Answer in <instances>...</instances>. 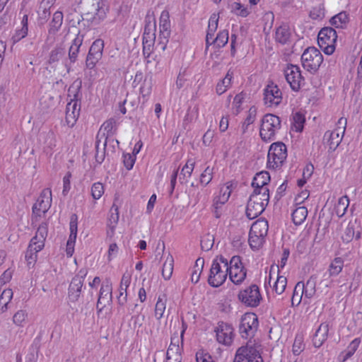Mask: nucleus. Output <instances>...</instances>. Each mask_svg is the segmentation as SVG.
<instances>
[{
  "mask_svg": "<svg viewBox=\"0 0 362 362\" xmlns=\"http://www.w3.org/2000/svg\"><path fill=\"white\" fill-rule=\"evenodd\" d=\"M47 234L48 224L42 223L37 228L35 235L30 240L25 252V260L29 268L35 264L37 253L44 248Z\"/></svg>",
  "mask_w": 362,
  "mask_h": 362,
  "instance_id": "obj_1",
  "label": "nucleus"
},
{
  "mask_svg": "<svg viewBox=\"0 0 362 362\" xmlns=\"http://www.w3.org/2000/svg\"><path fill=\"white\" fill-rule=\"evenodd\" d=\"M287 286V278L280 274L279 265L272 264L266 270V276L264 281V287L267 291L273 294H282Z\"/></svg>",
  "mask_w": 362,
  "mask_h": 362,
  "instance_id": "obj_2",
  "label": "nucleus"
},
{
  "mask_svg": "<svg viewBox=\"0 0 362 362\" xmlns=\"http://www.w3.org/2000/svg\"><path fill=\"white\" fill-rule=\"evenodd\" d=\"M228 272V262L223 256L216 257L211 264L208 282L212 287L221 286L226 280Z\"/></svg>",
  "mask_w": 362,
  "mask_h": 362,
  "instance_id": "obj_3",
  "label": "nucleus"
},
{
  "mask_svg": "<svg viewBox=\"0 0 362 362\" xmlns=\"http://www.w3.org/2000/svg\"><path fill=\"white\" fill-rule=\"evenodd\" d=\"M281 127V121L276 115L268 113L263 116L259 128V136L264 142H270L276 139V136Z\"/></svg>",
  "mask_w": 362,
  "mask_h": 362,
  "instance_id": "obj_4",
  "label": "nucleus"
},
{
  "mask_svg": "<svg viewBox=\"0 0 362 362\" xmlns=\"http://www.w3.org/2000/svg\"><path fill=\"white\" fill-rule=\"evenodd\" d=\"M287 158V148L281 141L271 144L267 154V168L272 170L281 168Z\"/></svg>",
  "mask_w": 362,
  "mask_h": 362,
  "instance_id": "obj_5",
  "label": "nucleus"
},
{
  "mask_svg": "<svg viewBox=\"0 0 362 362\" xmlns=\"http://www.w3.org/2000/svg\"><path fill=\"white\" fill-rule=\"evenodd\" d=\"M269 229L265 219H258L252 223L249 233L248 243L252 250H259L264 244Z\"/></svg>",
  "mask_w": 362,
  "mask_h": 362,
  "instance_id": "obj_6",
  "label": "nucleus"
},
{
  "mask_svg": "<svg viewBox=\"0 0 362 362\" xmlns=\"http://www.w3.org/2000/svg\"><path fill=\"white\" fill-rule=\"evenodd\" d=\"M323 61V55L315 47L306 48L301 55V63L303 69L311 74H315L319 70Z\"/></svg>",
  "mask_w": 362,
  "mask_h": 362,
  "instance_id": "obj_7",
  "label": "nucleus"
},
{
  "mask_svg": "<svg viewBox=\"0 0 362 362\" xmlns=\"http://www.w3.org/2000/svg\"><path fill=\"white\" fill-rule=\"evenodd\" d=\"M337 41L336 30L331 27L322 28L317 35V44L322 51L327 55L332 54Z\"/></svg>",
  "mask_w": 362,
  "mask_h": 362,
  "instance_id": "obj_8",
  "label": "nucleus"
},
{
  "mask_svg": "<svg viewBox=\"0 0 362 362\" xmlns=\"http://www.w3.org/2000/svg\"><path fill=\"white\" fill-rule=\"evenodd\" d=\"M52 192L49 189L42 190L40 197L33 206L32 221L37 222L49 209L52 203Z\"/></svg>",
  "mask_w": 362,
  "mask_h": 362,
  "instance_id": "obj_9",
  "label": "nucleus"
},
{
  "mask_svg": "<svg viewBox=\"0 0 362 362\" xmlns=\"http://www.w3.org/2000/svg\"><path fill=\"white\" fill-rule=\"evenodd\" d=\"M284 74L291 89L294 92H298L305 83L302 71L297 65L288 64L284 70Z\"/></svg>",
  "mask_w": 362,
  "mask_h": 362,
  "instance_id": "obj_10",
  "label": "nucleus"
},
{
  "mask_svg": "<svg viewBox=\"0 0 362 362\" xmlns=\"http://www.w3.org/2000/svg\"><path fill=\"white\" fill-rule=\"evenodd\" d=\"M228 275L230 280L236 285L242 284L247 276V269L240 257L233 256L228 262Z\"/></svg>",
  "mask_w": 362,
  "mask_h": 362,
  "instance_id": "obj_11",
  "label": "nucleus"
},
{
  "mask_svg": "<svg viewBox=\"0 0 362 362\" xmlns=\"http://www.w3.org/2000/svg\"><path fill=\"white\" fill-rule=\"evenodd\" d=\"M283 100V93L273 81H269L263 90L264 104L269 107L279 106Z\"/></svg>",
  "mask_w": 362,
  "mask_h": 362,
  "instance_id": "obj_12",
  "label": "nucleus"
},
{
  "mask_svg": "<svg viewBox=\"0 0 362 362\" xmlns=\"http://www.w3.org/2000/svg\"><path fill=\"white\" fill-rule=\"evenodd\" d=\"M232 183L230 182L223 185L219 190L218 194L213 199V209L214 216L218 218L222 215V207L226 204L232 193Z\"/></svg>",
  "mask_w": 362,
  "mask_h": 362,
  "instance_id": "obj_13",
  "label": "nucleus"
},
{
  "mask_svg": "<svg viewBox=\"0 0 362 362\" xmlns=\"http://www.w3.org/2000/svg\"><path fill=\"white\" fill-rule=\"evenodd\" d=\"M238 296L243 303L253 308L257 307L262 299L259 288L256 284H252L241 290Z\"/></svg>",
  "mask_w": 362,
  "mask_h": 362,
  "instance_id": "obj_14",
  "label": "nucleus"
},
{
  "mask_svg": "<svg viewBox=\"0 0 362 362\" xmlns=\"http://www.w3.org/2000/svg\"><path fill=\"white\" fill-rule=\"evenodd\" d=\"M170 36V21L169 12L164 10L161 12L159 19V35L158 45L165 50Z\"/></svg>",
  "mask_w": 362,
  "mask_h": 362,
  "instance_id": "obj_15",
  "label": "nucleus"
},
{
  "mask_svg": "<svg viewBox=\"0 0 362 362\" xmlns=\"http://www.w3.org/2000/svg\"><path fill=\"white\" fill-rule=\"evenodd\" d=\"M259 326L257 315L254 313H246L242 318L240 325V332L243 337L247 338L253 336Z\"/></svg>",
  "mask_w": 362,
  "mask_h": 362,
  "instance_id": "obj_16",
  "label": "nucleus"
},
{
  "mask_svg": "<svg viewBox=\"0 0 362 362\" xmlns=\"http://www.w3.org/2000/svg\"><path fill=\"white\" fill-rule=\"evenodd\" d=\"M104 42L101 39L95 40L91 45L86 59V66L93 69L101 59L104 49Z\"/></svg>",
  "mask_w": 362,
  "mask_h": 362,
  "instance_id": "obj_17",
  "label": "nucleus"
},
{
  "mask_svg": "<svg viewBox=\"0 0 362 362\" xmlns=\"http://www.w3.org/2000/svg\"><path fill=\"white\" fill-rule=\"evenodd\" d=\"M87 274L88 271L86 269H81L73 277L68 290V296L71 301L75 302L78 300Z\"/></svg>",
  "mask_w": 362,
  "mask_h": 362,
  "instance_id": "obj_18",
  "label": "nucleus"
},
{
  "mask_svg": "<svg viewBox=\"0 0 362 362\" xmlns=\"http://www.w3.org/2000/svg\"><path fill=\"white\" fill-rule=\"evenodd\" d=\"M182 352V334L180 337L175 335L171 337L170 344L166 351L165 362H181Z\"/></svg>",
  "mask_w": 362,
  "mask_h": 362,
  "instance_id": "obj_19",
  "label": "nucleus"
},
{
  "mask_svg": "<svg viewBox=\"0 0 362 362\" xmlns=\"http://www.w3.org/2000/svg\"><path fill=\"white\" fill-rule=\"evenodd\" d=\"M235 362H263V360L255 348L246 346L237 350Z\"/></svg>",
  "mask_w": 362,
  "mask_h": 362,
  "instance_id": "obj_20",
  "label": "nucleus"
},
{
  "mask_svg": "<svg viewBox=\"0 0 362 362\" xmlns=\"http://www.w3.org/2000/svg\"><path fill=\"white\" fill-rule=\"evenodd\" d=\"M216 340L218 343L230 346L234 338V330L233 327L224 322L218 323L215 329Z\"/></svg>",
  "mask_w": 362,
  "mask_h": 362,
  "instance_id": "obj_21",
  "label": "nucleus"
},
{
  "mask_svg": "<svg viewBox=\"0 0 362 362\" xmlns=\"http://www.w3.org/2000/svg\"><path fill=\"white\" fill-rule=\"evenodd\" d=\"M112 286L110 281L106 280L103 281L100 288L96 306L99 312H101L106 306V304L112 300Z\"/></svg>",
  "mask_w": 362,
  "mask_h": 362,
  "instance_id": "obj_22",
  "label": "nucleus"
},
{
  "mask_svg": "<svg viewBox=\"0 0 362 362\" xmlns=\"http://www.w3.org/2000/svg\"><path fill=\"white\" fill-rule=\"evenodd\" d=\"M81 111V103L69 101L66 107L65 122L68 127H73L76 123Z\"/></svg>",
  "mask_w": 362,
  "mask_h": 362,
  "instance_id": "obj_23",
  "label": "nucleus"
},
{
  "mask_svg": "<svg viewBox=\"0 0 362 362\" xmlns=\"http://www.w3.org/2000/svg\"><path fill=\"white\" fill-rule=\"evenodd\" d=\"M132 282V274L125 272L123 274L119 286V295L117 296V302L120 305H124L127 303V289Z\"/></svg>",
  "mask_w": 362,
  "mask_h": 362,
  "instance_id": "obj_24",
  "label": "nucleus"
},
{
  "mask_svg": "<svg viewBox=\"0 0 362 362\" xmlns=\"http://www.w3.org/2000/svg\"><path fill=\"white\" fill-rule=\"evenodd\" d=\"M300 284L301 290L305 296V304L309 303V300L314 297L316 293V277L310 276L305 283L303 281L298 282Z\"/></svg>",
  "mask_w": 362,
  "mask_h": 362,
  "instance_id": "obj_25",
  "label": "nucleus"
},
{
  "mask_svg": "<svg viewBox=\"0 0 362 362\" xmlns=\"http://www.w3.org/2000/svg\"><path fill=\"white\" fill-rule=\"evenodd\" d=\"M270 180V175L267 171H261L255 175L252 182V186L254 189L260 190V192L263 188L265 190H269L268 187Z\"/></svg>",
  "mask_w": 362,
  "mask_h": 362,
  "instance_id": "obj_26",
  "label": "nucleus"
},
{
  "mask_svg": "<svg viewBox=\"0 0 362 362\" xmlns=\"http://www.w3.org/2000/svg\"><path fill=\"white\" fill-rule=\"evenodd\" d=\"M329 330V327L327 323L323 322L320 325L313 338V343L315 347H320L327 341Z\"/></svg>",
  "mask_w": 362,
  "mask_h": 362,
  "instance_id": "obj_27",
  "label": "nucleus"
},
{
  "mask_svg": "<svg viewBox=\"0 0 362 362\" xmlns=\"http://www.w3.org/2000/svg\"><path fill=\"white\" fill-rule=\"evenodd\" d=\"M344 135L339 134L334 131H327L325 133L324 141L325 144L329 148V151H334L340 144L342 141Z\"/></svg>",
  "mask_w": 362,
  "mask_h": 362,
  "instance_id": "obj_28",
  "label": "nucleus"
},
{
  "mask_svg": "<svg viewBox=\"0 0 362 362\" xmlns=\"http://www.w3.org/2000/svg\"><path fill=\"white\" fill-rule=\"evenodd\" d=\"M234 77V71L230 69L223 78L219 80L216 86V93L221 95L226 93L231 86Z\"/></svg>",
  "mask_w": 362,
  "mask_h": 362,
  "instance_id": "obj_29",
  "label": "nucleus"
},
{
  "mask_svg": "<svg viewBox=\"0 0 362 362\" xmlns=\"http://www.w3.org/2000/svg\"><path fill=\"white\" fill-rule=\"evenodd\" d=\"M119 207L113 204L110 210V215L107 219V234L112 237L115 233V230L119 221Z\"/></svg>",
  "mask_w": 362,
  "mask_h": 362,
  "instance_id": "obj_30",
  "label": "nucleus"
},
{
  "mask_svg": "<svg viewBox=\"0 0 362 362\" xmlns=\"http://www.w3.org/2000/svg\"><path fill=\"white\" fill-rule=\"evenodd\" d=\"M219 20V14L218 13H213L211 15L209 22H208V28L206 31V47L209 46V42L211 39L214 37V35L217 30Z\"/></svg>",
  "mask_w": 362,
  "mask_h": 362,
  "instance_id": "obj_31",
  "label": "nucleus"
},
{
  "mask_svg": "<svg viewBox=\"0 0 362 362\" xmlns=\"http://www.w3.org/2000/svg\"><path fill=\"white\" fill-rule=\"evenodd\" d=\"M167 300L168 298L166 294L160 295L157 298L153 310V315L158 321L160 320L165 314Z\"/></svg>",
  "mask_w": 362,
  "mask_h": 362,
  "instance_id": "obj_32",
  "label": "nucleus"
},
{
  "mask_svg": "<svg viewBox=\"0 0 362 362\" xmlns=\"http://www.w3.org/2000/svg\"><path fill=\"white\" fill-rule=\"evenodd\" d=\"M195 161L192 158L187 159L181 168L179 180L181 183H187L194 169Z\"/></svg>",
  "mask_w": 362,
  "mask_h": 362,
  "instance_id": "obj_33",
  "label": "nucleus"
},
{
  "mask_svg": "<svg viewBox=\"0 0 362 362\" xmlns=\"http://www.w3.org/2000/svg\"><path fill=\"white\" fill-rule=\"evenodd\" d=\"M265 208L262 202L261 205L259 203L248 200L246 207V215L249 219H254L262 214Z\"/></svg>",
  "mask_w": 362,
  "mask_h": 362,
  "instance_id": "obj_34",
  "label": "nucleus"
},
{
  "mask_svg": "<svg viewBox=\"0 0 362 362\" xmlns=\"http://www.w3.org/2000/svg\"><path fill=\"white\" fill-rule=\"evenodd\" d=\"M349 22V16L346 11H341L329 20L330 24L336 28H346Z\"/></svg>",
  "mask_w": 362,
  "mask_h": 362,
  "instance_id": "obj_35",
  "label": "nucleus"
},
{
  "mask_svg": "<svg viewBox=\"0 0 362 362\" xmlns=\"http://www.w3.org/2000/svg\"><path fill=\"white\" fill-rule=\"evenodd\" d=\"M344 262L341 257H334L331 261L327 269V274L329 275V277H335L338 276L341 272L344 267Z\"/></svg>",
  "mask_w": 362,
  "mask_h": 362,
  "instance_id": "obj_36",
  "label": "nucleus"
},
{
  "mask_svg": "<svg viewBox=\"0 0 362 362\" xmlns=\"http://www.w3.org/2000/svg\"><path fill=\"white\" fill-rule=\"evenodd\" d=\"M249 200L259 203L262 205V202L264 204V206H267L269 201V190H265L264 188L260 190H253L252 194L250 195Z\"/></svg>",
  "mask_w": 362,
  "mask_h": 362,
  "instance_id": "obj_37",
  "label": "nucleus"
},
{
  "mask_svg": "<svg viewBox=\"0 0 362 362\" xmlns=\"http://www.w3.org/2000/svg\"><path fill=\"white\" fill-rule=\"evenodd\" d=\"M291 216L295 225H301L308 216V209L305 206H298L293 211Z\"/></svg>",
  "mask_w": 362,
  "mask_h": 362,
  "instance_id": "obj_38",
  "label": "nucleus"
},
{
  "mask_svg": "<svg viewBox=\"0 0 362 362\" xmlns=\"http://www.w3.org/2000/svg\"><path fill=\"white\" fill-rule=\"evenodd\" d=\"M13 296V292L11 288L4 289L0 295V313L6 312L8 309V304Z\"/></svg>",
  "mask_w": 362,
  "mask_h": 362,
  "instance_id": "obj_39",
  "label": "nucleus"
},
{
  "mask_svg": "<svg viewBox=\"0 0 362 362\" xmlns=\"http://www.w3.org/2000/svg\"><path fill=\"white\" fill-rule=\"evenodd\" d=\"M349 206V199L348 196H342L339 198L337 202L334 205V212L338 217L341 218L346 214Z\"/></svg>",
  "mask_w": 362,
  "mask_h": 362,
  "instance_id": "obj_40",
  "label": "nucleus"
},
{
  "mask_svg": "<svg viewBox=\"0 0 362 362\" xmlns=\"http://www.w3.org/2000/svg\"><path fill=\"white\" fill-rule=\"evenodd\" d=\"M229 33L227 30H220L216 37L211 39L209 42L210 45H214L218 48L223 47L228 42Z\"/></svg>",
  "mask_w": 362,
  "mask_h": 362,
  "instance_id": "obj_41",
  "label": "nucleus"
},
{
  "mask_svg": "<svg viewBox=\"0 0 362 362\" xmlns=\"http://www.w3.org/2000/svg\"><path fill=\"white\" fill-rule=\"evenodd\" d=\"M290 37L291 33L287 25H281L276 28L275 33V40L276 42L284 45L288 42Z\"/></svg>",
  "mask_w": 362,
  "mask_h": 362,
  "instance_id": "obj_42",
  "label": "nucleus"
},
{
  "mask_svg": "<svg viewBox=\"0 0 362 362\" xmlns=\"http://www.w3.org/2000/svg\"><path fill=\"white\" fill-rule=\"evenodd\" d=\"M81 82L75 81L74 82L68 89V97L70 98V101H77L81 103Z\"/></svg>",
  "mask_w": 362,
  "mask_h": 362,
  "instance_id": "obj_43",
  "label": "nucleus"
},
{
  "mask_svg": "<svg viewBox=\"0 0 362 362\" xmlns=\"http://www.w3.org/2000/svg\"><path fill=\"white\" fill-rule=\"evenodd\" d=\"M81 45L82 40L78 37H76L72 40L69 50V58L71 63H74L77 60Z\"/></svg>",
  "mask_w": 362,
  "mask_h": 362,
  "instance_id": "obj_44",
  "label": "nucleus"
},
{
  "mask_svg": "<svg viewBox=\"0 0 362 362\" xmlns=\"http://www.w3.org/2000/svg\"><path fill=\"white\" fill-rule=\"evenodd\" d=\"M305 118L300 112H296L293 116L292 129L296 132H301L304 127Z\"/></svg>",
  "mask_w": 362,
  "mask_h": 362,
  "instance_id": "obj_45",
  "label": "nucleus"
},
{
  "mask_svg": "<svg viewBox=\"0 0 362 362\" xmlns=\"http://www.w3.org/2000/svg\"><path fill=\"white\" fill-rule=\"evenodd\" d=\"M300 286V284L297 283L294 287L291 297V305L293 307L299 305L302 301L305 303V296Z\"/></svg>",
  "mask_w": 362,
  "mask_h": 362,
  "instance_id": "obj_46",
  "label": "nucleus"
},
{
  "mask_svg": "<svg viewBox=\"0 0 362 362\" xmlns=\"http://www.w3.org/2000/svg\"><path fill=\"white\" fill-rule=\"evenodd\" d=\"M69 230L70 234L67 241L76 243L78 233V216L75 214L70 217Z\"/></svg>",
  "mask_w": 362,
  "mask_h": 362,
  "instance_id": "obj_47",
  "label": "nucleus"
},
{
  "mask_svg": "<svg viewBox=\"0 0 362 362\" xmlns=\"http://www.w3.org/2000/svg\"><path fill=\"white\" fill-rule=\"evenodd\" d=\"M174 260L172 256L169 255L165 259L162 269V276L165 280L170 279L173 272Z\"/></svg>",
  "mask_w": 362,
  "mask_h": 362,
  "instance_id": "obj_48",
  "label": "nucleus"
},
{
  "mask_svg": "<svg viewBox=\"0 0 362 362\" xmlns=\"http://www.w3.org/2000/svg\"><path fill=\"white\" fill-rule=\"evenodd\" d=\"M305 344L304 343V338L302 335L297 334L295 337L294 341L292 346V353L295 356H299L305 349Z\"/></svg>",
  "mask_w": 362,
  "mask_h": 362,
  "instance_id": "obj_49",
  "label": "nucleus"
},
{
  "mask_svg": "<svg viewBox=\"0 0 362 362\" xmlns=\"http://www.w3.org/2000/svg\"><path fill=\"white\" fill-rule=\"evenodd\" d=\"M230 9L233 14L243 18L247 17L250 13L247 8L239 2H233L230 5Z\"/></svg>",
  "mask_w": 362,
  "mask_h": 362,
  "instance_id": "obj_50",
  "label": "nucleus"
},
{
  "mask_svg": "<svg viewBox=\"0 0 362 362\" xmlns=\"http://www.w3.org/2000/svg\"><path fill=\"white\" fill-rule=\"evenodd\" d=\"M361 344V339L360 338H355L354 340H352L350 344H349L346 351H345V355L343 358V361H345L348 358H349L351 356H352L354 353L358 349L359 345Z\"/></svg>",
  "mask_w": 362,
  "mask_h": 362,
  "instance_id": "obj_51",
  "label": "nucleus"
},
{
  "mask_svg": "<svg viewBox=\"0 0 362 362\" xmlns=\"http://www.w3.org/2000/svg\"><path fill=\"white\" fill-rule=\"evenodd\" d=\"M90 192L92 197L95 200L100 199L105 192V187L103 184L100 182L93 183L91 186Z\"/></svg>",
  "mask_w": 362,
  "mask_h": 362,
  "instance_id": "obj_52",
  "label": "nucleus"
},
{
  "mask_svg": "<svg viewBox=\"0 0 362 362\" xmlns=\"http://www.w3.org/2000/svg\"><path fill=\"white\" fill-rule=\"evenodd\" d=\"M28 317V313L24 310H19L13 316V322L18 327H23Z\"/></svg>",
  "mask_w": 362,
  "mask_h": 362,
  "instance_id": "obj_53",
  "label": "nucleus"
},
{
  "mask_svg": "<svg viewBox=\"0 0 362 362\" xmlns=\"http://www.w3.org/2000/svg\"><path fill=\"white\" fill-rule=\"evenodd\" d=\"M245 100V94L241 92L238 93L233 98L232 103V110L233 113L238 115L241 111V106Z\"/></svg>",
  "mask_w": 362,
  "mask_h": 362,
  "instance_id": "obj_54",
  "label": "nucleus"
},
{
  "mask_svg": "<svg viewBox=\"0 0 362 362\" xmlns=\"http://www.w3.org/2000/svg\"><path fill=\"white\" fill-rule=\"evenodd\" d=\"M156 40V22L146 25L143 35V40Z\"/></svg>",
  "mask_w": 362,
  "mask_h": 362,
  "instance_id": "obj_55",
  "label": "nucleus"
},
{
  "mask_svg": "<svg viewBox=\"0 0 362 362\" xmlns=\"http://www.w3.org/2000/svg\"><path fill=\"white\" fill-rule=\"evenodd\" d=\"M214 169L207 166L200 175V183L203 186H206L212 180Z\"/></svg>",
  "mask_w": 362,
  "mask_h": 362,
  "instance_id": "obj_56",
  "label": "nucleus"
},
{
  "mask_svg": "<svg viewBox=\"0 0 362 362\" xmlns=\"http://www.w3.org/2000/svg\"><path fill=\"white\" fill-rule=\"evenodd\" d=\"M64 16L62 12L56 11L53 14V17L51 21V30L54 31L58 30L62 25Z\"/></svg>",
  "mask_w": 362,
  "mask_h": 362,
  "instance_id": "obj_57",
  "label": "nucleus"
},
{
  "mask_svg": "<svg viewBox=\"0 0 362 362\" xmlns=\"http://www.w3.org/2000/svg\"><path fill=\"white\" fill-rule=\"evenodd\" d=\"M147 328L148 329V332L150 334L153 336L155 334L158 333L160 328V320H153L151 317H148L147 322H145Z\"/></svg>",
  "mask_w": 362,
  "mask_h": 362,
  "instance_id": "obj_58",
  "label": "nucleus"
},
{
  "mask_svg": "<svg viewBox=\"0 0 362 362\" xmlns=\"http://www.w3.org/2000/svg\"><path fill=\"white\" fill-rule=\"evenodd\" d=\"M197 362H215L212 356L205 350H199L196 354Z\"/></svg>",
  "mask_w": 362,
  "mask_h": 362,
  "instance_id": "obj_59",
  "label": "nucleus"
},
{
  "mask_svg": "<svg viewBox=\"0 0 362 362\" xmlns=\"http://www.w3.org/2000/svg\"><path fill=\"white\" fill-rule=\"evenodd\" d=\"M257 117V108L255 106L251 107L247 111V115L245 119L243 126L248 127L253 124Z\"/></svg>",
  "mask_w": 362,
  "mask_h": 362,
  "instance_id": "obj_60",
  "label": "nucleus"
},
{
  "mask_svg": "<svg viewBox=\"0 0 362 362\" xmlns=\"http://www.w3.org/2000/svg\"><path fill=\"white\" fill-rule=\"evenodd\" d=\"M346 124H347L346 118L341 117L338 119V121L335 124V127L332 131H334L337 133H339V134L344 135Z\"/></svg>",
  "mask_w": 362,
  "mask_h": 362,
  "instance_id": "obj_61",
  "label": "nucleus"
},
{
  "mask_svg": "<svg viewBox=\"0 0 362 362\" xmlns=\"http://www.w3.org/2000/svg\"><path fill=\"white\" fill-rule=\"evenodd\" d=\"M45 144L47 147L52 150L56 146V137L53 132L49 131L44 136Z\"/></svg>",
  "mask_w": 362,
  "mask_h": 362,
  "instance_id": "obj_62",
  "label": "nucleus"
},
{
  "mask_svg": "<svg viewBox=\"0 0 362 362\" xmlns=\"http://www.w3.org/2000/svg\"><path fill=\"white\" fill-rule=\"evenodd\" d=\"M28 28H21V29H17L15 31V33L12 36V41L13 43H17L21 40L25 38L28 35Z\"/></svg>",
  "mask_w": 362,
  "mask_h": 362,
  "instance_id": "obj_63",
  "label": "nucleus"
},
{
  "mask_svg": "<svg viewBox=\"0 0 362 362\" xmlns=\"http://www.w3.org/2000/svg\"><path fill=\"white\" fill-rule=\"evenodd\" d=\"M152 91V85L150 82H146L145 80L141 87L139 88V92L141 96L144 98H148Z\"/></svg>",
  "mask_w": 362,
  "mask_h": 362,
  "instance_id": "obj_64",
  "label": "nucleus"
}]
</instances>
